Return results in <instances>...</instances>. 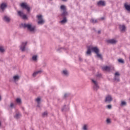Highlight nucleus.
Masks as SVG:
<instances>
[{
	"label": "nucleus",
	"instance_id": "f257e3e1",
	"mask_svg": "<svg viewBox=\"0 0 130 130\" xmlns=\"http://www.w3.org/2000/svg\"><path fill=\"white\" fill-rule=\"evenodd\" d=\"M21 26L23 28H27V30L30 32H34L35 31L36 27L32 26V23H21Z\"/></svg>",
	"mask_w": 130,
	"mask_h": 130
},
{
	"label": "nucleus",
	"instance_id": "f03ea898",
	"mask_svg": "<svg viewBox=\"0 0 130 130\" xmlns=\"http://www.w3.org/2000/svg\"><path fill=\"white\" fill-rule=\"evenodd\" d=\"M91 50L92 51H93V52H95V53L97 54L98 53H99V49L97 48L96 47H91V46H88L87 47V51L86 52V54L89 55V54H91Z\"/></svg>",
	"mask_w": 130,
	"mask_h": 130
},
{
	"label": "nucleus",
	"instance_id": "7ed1b4c3",
	"mask_svg": "<svg viewBox=\"0 0 130 130\" xmlns=\"http://www.w3.org/2000/svg\"><path fill=\"white\" fill-rule=\"evenodd\" d=\"M60 9L63 12L61 13L60 16L62 18H67V16H69V13L67 11V7L64 5H61Z\"/></svg>",
	"mask_w": 130,
	"mask_h": 130
},
{
	"label": "nucleus",
	"instance_id": "20e7f679",
	"mask_svg": "<svg viewBox=\"0 0 130 130\" xmlns=\"http://www.w3.org/2000/svg\"><path fill=\"white\" fill-rule=\"evenodd\" d=\"M20 6L22 9L26 10L28 12H30V6L28 5L27 3H22L20 4Z\"/></svg>",
	"mask_w": 130,
	"mask_h": 130
},
{
	"label": "nucleus",
	"instance_id": "39448f33",
	"mask_svg": "<svg viewBox=\"0 0 130 130\" xmlns=\"http://www.w3.org/2000/svg\"><path fill=\"white\" fill-rule=\"evenodd\" d=\"M91 81L93 83V91H98V89H99V85H98V82L97 81H95L93 79H91Z\"/></svg>",
	"mask_w": 130,
	"mask_h": 130
},
{
	"label": "nucleus",
	"instance_id": "423d86ee",
	"mask_svg": "<svg viewBox=\"0 0 130 130\" xmlns=\"http://www.w3.org/2000/svg\"><path fill=\"white\" fill-rule=\"evenodd\" d=\"M28 43L27 42H22L21 45L19 46L20 50L22 52H24L26 50V46H27V44Z\"/></svg>",
	"mask_w": 130,
	"mask_h": 130
},
{
	"label": "nucleus",
	"instance_id": "0eeeda50",
	"mask_svg": "<svg viewBox=\"0 0 130 130\" xmlns=\"http://www.w3.org/2000/svg\"><path fill=\"white\" fill-rule=\"evenodd\" d=\"M17 14L19 17H21V18L23 19V20H27V19H28L27 15L26 14H24L23 12L19 11L17 12Z\"/></svg>",
	"mask_w": 130,
	"mask_h": 130
},
{
	"label": "nucleus",
	"instance_id": "6e6552de",
	"mask_svg": "<svg viewBox=\"0 0 130 130\" xmlns=\"http://www.w3.org/2000/svg\"><path fill=\"white\" fill-rule=\"evenodd\" d=\"M8 8V5L7 3H3L0 5V12L1 13H4L6 8Z\"/></svg>",
	"mask_w": 130,
	"mask_h": 130
},
{
	"label": "nucleus",
	"instance_id": "1a4fd4ad",
	"mask_svg": "<svg viewBox=\"0 0 130 130\" xmlns=\"http://www.w3.org/2000/svg\"><path fill=\"white\" fill-rule=\"evenodd\" d=\"M38 19L39 20L38 24L42 25L44 24V20L42 18V15H37Z\"/></svg>",
	"mask_w": 130,
	"mask_h": 130
},
{
	"label": "nucleus",
	"instance_id": "9d476101",
	"mask_svg": "<svg viewBox=\"0 0 130 130\" xmlns=\"http://www.w3.org/2000/svg\"><path fill=\"white\" fill-rule=\"evenodd\" d=\"M120 76V74L118 72H116L114 74V81H116V82H120V79H119V77Z\"/></svg>",
	"mask_w": 130,
	"mask_h": 130
},
{
	"label": "nucleus",
	"instance_id": "9b49d317",
	"mask_svg": "<svg viewBox=\"0 0 130 130\" xmlns=\"http://www.w3.org/2000/svg\"><path fill=\"white\" fill-rule=\"evenodd\" d=\"M61 74L63 77L68 78L70 75V72H69V71L67 70H64L61 72Z\"/></svg>",
	"mask_w": 130,
	"mask_h": 130
},
{
	"label": "nucleus",
	"instance_id": "f8f14e48",
	"mask_svg": "<svg viewBox=\"0 0 130 130\" xmlns=\"http://www.w3.org/2000/svg\"><path fill=\"white\" fill-rule=\"evenodd\" d=\"M3 20L4 22H6V23H10L11 22V18L10 17L5 15L3 17Z\"/></svg>",
	"mask_w": 130,
	"mask_h": 130
},
{
	"label": "nucleus",
	"instance_id": "ddd939ff",
	"mask_svg": "<svg viewBox=\"0 0 130 130\" xmlns=\"http://www.w3.org/2000/svg\"><path fill=\"white\" fill-rule=\"evenodd\" d=\"M13 81L15 84H17V82H18L20 80V76L18 75H15L13 76Z\"/></svg>",
	"mask_w": 130,
	"mask_h": 130
},
{
	"label": "nucleus",
	"instance_id": "4468645a",
	"mask_svg": "<svg viewBox=\"0 0 130 130\" xmlns=\"http://www.w3.org/2000/svg\"><path fill=\"white\" fill-rule=\"evenodd\" d=\"M106 3L105 1H100L97 3L98 7H105Z\"/></svg>",
	"mask_w": 130,
	"mask_h": 130
},
{
	"label": "nucleus",
	"instance_id": "2eb2a0df",
	"mask_svg": "<svg viewBox=\"0 0 130 130\" xmlns=\"http://www.w3.org/2000/svg\"><path fill=\"white\" fill-rule=\"evenodd\" d=\"M124 7L125 8V10L127 11V12H130V4L128 5L127 2L124 4Z\"/></svg>",
	"mask_w": 130,
	"mask_h": 130
},
{
	"label": "nucleus",
	"instance_id": "dca6fc26",
	"mask_svg": "<svg viewBox=\"0 0 130 130\" xmlns=\"http://www.w3.org/2000/svg\"><path fill=\"white\" fill-rule=\"evenodd\" d=\"M107 43H110V44H116L117 42V41L115 40V39H110L107 40Z\"/></svg>",
	"mask_w": 130,
	"mask_h": 130
},
{
	"label": "nucleus",
	"instance_id": "f3484780",
	"mask_svg": "<svg viewBox=\"0 0 130 130\" xmlns=\"http://www.w3.org/2000/svg\"><path fill=\"white\" fill-rule=\"evenodd\" d=\"M66 105H64L61 108V111L62 112H66L67 111H69L70 110V108H66Z\"/></svg>",
	"mask_w": 130,
	"mask_h": 130
},
{
	"label": "nucleus",
	"instance_id": "a211bd4d",
	"mask_svg": "<svg viewBox=\"0 0 130 130\" xmlns=\"http://www.w3.org/2000/svg\"><path fill=\"white\" fill-rule=\"evenodd\" d=\"M112 101V98L110 95H108L106 98L105 102H111Z\"/></svg>",
	"mask_w": 130,
	"mask_h": 130
},
{
	"label": "nucleus",
	"instance_id": "6ab92c4d",
	"mask_svg": "<svg viewBox=\"0 0 130 130\" xmlns=\"http://www.w3.org/2000/svg\"><path fill=\"white\" fill-rule=\"evenodd\" d=\"M41 73H42V70L36 71L33 73L32 77H34V78H35V77H36V76H37L38 74H41Z\"/></svg>",
	"mask_w": 130,
	"mask_h": 130
},
{
	"label": "nucleus",
	"instance_id": "aec40b11",
	"mask_svg": "<svg viewBox=\"0 0 130 130\" xmlns=\"http://www.w3.org/2000/svg\"><path fill=\"white\" fill-rule=\"evenodd\" d=\"M103 71H108V72H110L111 70L110 67L105 66L102 68Z\"/></svg>",
	"mask_w": 130,
	"mask_h": 130
},
{
	"label": "nucleus",
	"instance_id": "412c9836",
	"mask_svg": "<svg viewBox=\"0 0 130 130\" xmlns=\"http://www.w3.org/2000/svg\"><path fill=\"white\" fill-rule=\"evenodd\" d=\"M22 116V115L20 113H17L14 116V118H16V119H19L20 117Z\"/></svg>",
	"mask_w": 130,
	"mask_h": 130
},
{
	"label": "nucleus",
	"instance_id": "4be33fe9",
	"mask_svg": "<svg viewBox=\"0 0 130 130\" xmlns=\"http://www.w3.org/2000/svg\"><path fill=\"white\" fill-rule=\"evenodd\" d=\"M62 18H63V20H61L60 21V23H61V24H66V23L68 22V19H67V17H62Z\"/></svg>",
	"mask_w": 130,
	"mask_h": 130
},
{
	"label": "nucleus",
	"instance_id": "5701e85b",
	"mask_svg": "<svg viewBox=\"0 0 130 130\" xmlns=\"http://www.w3.org/2000/svg\"><path fill=\"white\" fill-rule=\"evenodd\" d=\"M119 29H120L121 31H124L125 30V25H119Z\"/></svg>",
	"mask_w": 130,
	"mask_h": 130
},
{
	"label": "nucleus",
	"instance_id": "b1692460",
	"mask_svg": "<svg viewBox=\"0 0 130 130\" xmlns=\"http://www.w3.org/2000/svg\"><path fill=\"white\" fill-rule=\"evenodd\" d=\"M16 101L18 104H21V103H22V100H21V99L17 98L16 99Z\"/></svg>",
	"mask_w": 130,
	"mask_h": 130
},
{
	"label": "nucleus",
	"instance_id": "393cba45",
	"mask_svg": "<svg viewBox=\"0 0 130 130\" xmlns=\"http://www.w3.org/2000/svg\"><path fill=\"white\" fill-rule=\"evenodd\" d=\"M90 22L93 24H96V23H98V21L97 20H94V19H91L90 20Z\"/></svg>",
	"mask_w": 130,
	"mask_h": 130
},
{
	"label": "nucleus",
	"instance_id": "a878e982",
	"mask_svg": "<svg viewBox=\"0 0 130 130\" xmlns=\"http://www.w3.org/2000/svg\"><path fill=\"white\" fill-rule=\"evenodd\" d=\"M96 54L97 57H98L99 58H100L101 59H102L103 57H102V54H99V53H98Z\"/></svg>",
	"mask_w": 130,
	"mask_h": 130
},
{
	"label": "nucleus",
	"instance_id": "bb28decb",
	"mask_svg": "<svg viewBox=\"0 0 130 130\" xmlns=\"http://www.w3.org/2000/svg\"><path fill=\"white\" fill-rule=\"evenodd\" d=\"M32 60H34V61H37V55L32 56Z\"/></svg>",
	"mask_w": 130,
	"mask_h": 130
},
{
	"label": "nucleus",
	"instance_id": "cd10ccee",
	"mask_svg": "<svg viewBox=\"0 0 130 130\" xmlns=\"http://www.w3.org/2000/svg\"><path fill=\"white\" fill-rule=\"evenodd\" d=\"M126 105V102L125 101H122L120 104V106H125Z\"/></svg>",
	"mask_w": 130,
	"mask_h": 130
},
{
	"label": "nucleus",
	"instance_id": "c85d7f7f",
	"mask_svg": "<svg viewBox=\"0 0 130 130\" xmlns=\"http://www.w3.org/2000/svg\"><path fill=\"white\" fill-rule=\"evenodd\" d=\"M118 62H120V63H124V60L122 59H118Z\"/></svg>",
	"mask_w": 130,
	"mask_h": 130
},
{
	"label": "nucleus",
	"instance_id": "c756f323",
	"mask_svg": "<svg viewBox=\"0 0 130 130\" xmlns=\"http://www.w3.org/2000/svg\"><path fill=\"white\" fill-rule=\"evenodd\" d=\"M70 96V93H64L63 96V99H66V98H68Z\"/></svg>",
	"mask_w": 130,
	"mask_h": 130
},
{
	"label": "nucleus",
	"instance_id": "7c9ffc66",
	"mask_svg": "<svg viewBox=\"0 0 130 130\" xmlns=\"http://www.w3.org/2000/svg\"><path fill=\"white\" fill-rule=\"evenodd\" d=\"M0 52H5V49H4V47H0Z\"/></svg>",
	"mask_w": 130,
	"mask_h": 130
},
{
	"label": "nucleus",
	"instance_id": "2f4dec72",
	"mask_svg": "<svg viewBox=\"0 0 130 130\" xmlns=\"http://www.w3.org/2000/svg\"><path fill=\"white\" fill-rule=\"evenodd\" d=\"M101 77H102V74H100V73H98L96 75V78H101Z\"/></svg>",
	"mask_w": 130,
	"mask_h": 130
},
{
	"label": "nucleus",
	"instance_id": "473e14b6",
	"mask_svg": "<svg viewBox=\"0 0 130 130\" xmlns=\"http://www.w3.org/2000/svg\"><path fill=\"white\" fill-rule=\"evenodd\" d=\"M107 123H108V124H109V123H111V120L109 118L107 119Z\"/></svg>",
	"mask_w": 130,
	"mask_h": 130
},
{
	"label": "nucleus",
	"instance_id": "72a5a7b5",
	"mask_svg": "<svg viewBox=\"0 0 130 130\" xmlns=\"http://www.w3.org/2000/svg\"><path fill=\"white\" fill-rule=\"evenodd\" d=\"M41 101V99L40 98H38L36 100V101L38 103V104H40V101Z\"/></svg>",
	"mask_w": 130,
	"mask_h": 130
},
{
	"label": "nucleus",
	"instance_id": "f704fd0d",
	"mask_svg": "<svg viewBox=\"0 0 130 130\" xmlns=\"http://www.w3.org/2000/svg\"><path fill=\"white\" fill-rule=\"evenodd\" d=\"M83 130H88V128L87 127V125H84L83 128Z\"/></svg>",
	"mask_w": 130,
	"mask_h": 130
},
{
	"label": "nucleus",
	"instance_id": "c9c22d12",
	"mask_svg": "<svg viewBox=\"0 0 130 130\" xmlns=\"http://www.w3.org/2000/svg\"><path fill=\"white\" fill-rule=\"evenodd\" d=\"M47 112H45L42 114L43 116H47Z\"/></svg>",
	"mask_w": 130,
	"mask_h": 130
},
{
	"label": "nucleus",
	"instance_id": "e433bc0d",
	"mask_svg": "<svg viewBox=\"0 0 130 130\" xmlns=\"http://www.w3.org/2000/svg\"><path fill=\"white\" fill-rule=\"evenodd\" d=\"M14 106H15V105L13 103H11L10 104V107L11 108H14Z\"/></svg>",
	"mask_w": 130,
	"mask_h": 130
},
{
	"label": "nucleus",
	"instance_id": "4c0bfd02",
	"mask_svg": "<svg viewBox=\"0 0 130 130\" xmlns=\"http://www.w3.org/2000/svg\"><path fill=\"white\" fill-rule=\"evenodd\" d=\"M107 107H108V108L109 109H111V107H112L111 105H108L107 106Z\"/></svg>",
	"mask_w": 130,
	"mask_h": 130
},
{
	"label": "nucleus",
	"instance_id": "58836bf2",
	"mask_svg": "<svg viewBox=\"0 0 130 130\" xmlns=\"http://www.w3.org/2000/svg\"><path fill=\"white\" fill-rule=\"evenodd\" d=\"M61 49H64V48H59V49H58L57 50V51H59V52H60Z\"/></svg>",
	"mask_w": 130,
	"mask_h": 130
},
{
	"label": "nucleus",
	"instance_id": "ea45409f",
	"mask_svg": "<svg viewBox=\"0 0 130 130\" xmlns=\"http://www.w3.org/2000/svg\"><path fill=\"white\" fill-rule=\"evenodd\" d=\"M79 61H83V58H82L81 57H79Z\"/></svg>",
	"mask_w": 130,
	"mask_h": 130
},
{
	"label": "nucleus",
	"instance_id": "a19ab883",
	"mask_svg": "<svg viewBox=\"0 0 130 130\" xmlns=\"http://www.w3.org/2000/svg\"><path fill=\"white\" fill-rule=\"evenodd\" d=\"M43 68H45L46 67V62H44L43 65Z\"/></svg>",
	"mask_w": 130,
	"mask_h": 130
},
{
	"label": "nucleus",
	"instance_id": "79ce46f5",
	"mask_svg": "<svg viewBox=\"0 0 130 130\" xmlns=\"http://www.w3.org/2000/svg\"><path fill=\"white\" fill-rule=\"evenodd\" d=\"M98 33L99 34H101V30H98Z\"/></svg>",
	"mask_w": 130,
	"mask_h": 130
},
{
	"label": "nucleus",
	"instance_id": "37998d69",
	"mask_svg": "<svg viewBox=\"0 0 130 130\" xmlns=\"http://www.w3.org/2000/svg\"><path fill=\"white\" fill-rule=\"evenodd\" d=\"M2 101V97L0 96V101Z\"/></svg>",
	"mask_w": 130,
	"mask_h": 130
},
{
	"label": "nucleus",
	"instance_id": "c03bdc74",
	"mask_svg": "<svg viewBox=\"0 0 130 130\" xmlns=\"http://www.w3.org/2000/svg\"><path fill=\"white\" fill-rule=\"evenodd\" d=\"M63 2H67V0H62Z\"/></svg>",
	"mask_w": 130,
	"mask_h": 130
},
{
	"label": "nucleus",
	"instance_id": "a18cd8bd",
	"mask_svg": "<svg viewBox=\"0 0 130 130\" xmlns=\"http://www.w3.org/2000/svg\"><path fill=\"white\" fill-rule=\"evenodd\" d=\"M37 107H40V106H39V105H38L37 106Z\"/></svg>",
	"mask_w": 130,
	"mask_h": 130
},
{
	"label": "nucleus",
	"instance_id": "49530a36",
	"mask_svg": "<svg viewBox=\"0 0 130 130\" xmlns=\"http://www.w3.org/2000/svg\"><path fill=\"white\" fill-rule=\"evenodd\" d=\"M2 125V123L0 122V126Z\"/></svg>",
	"mask_w": 130,
	"mask_h": 130
},
{
	"label": "nucleus",
	"instance_id": "de8ad7c7",
	"mask_svg": "<svg viewBox=\"0 0 130 130\" xmlns=\"http://www.w3.org/2000/svg\"><path fill=\"white\" fill-rule=\"evenodd\" d=\"M101 19H102V20H103L104 19V18H102Z\"/></svg>",
	"mask_w": 130,
	"mask_h": 130
}]
</instances>
